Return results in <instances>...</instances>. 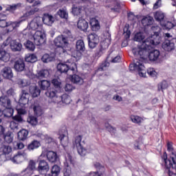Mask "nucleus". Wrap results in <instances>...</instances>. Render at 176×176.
I'll return each mask as SVG.
<instances>
[{"label": "nucleus", "instance_id": "15", "mask_svg": "<svg viewBox=\"0 0 176 176\" xmlns=\"http://www.w3.org/2000/svg\"><path fill=\"white\" fill-rule=\"evenodd\" d=\"M14 68L16 72H23L25 69V63L22 59H19L15 61Z\"/></svg>", "mask_w": 176, "mask_h": 176}, {"label": "nucleus", "instance_id": "48", "mask_svg": "<svg viewBox=\"0 0 176 176\" xmlns=\"http://www.w3.org/2000/svg\"><path fill=\"white\" fill-rule=\"evenodd\" d=\"M144 38L145 36H144V33L142 32L136 33L134 36V41L136 42H141L142 41H144Z\"/></svg>", "mask_w": 176, "mask_h": 176}, {"label": "nucleus", "instance_id": "49", "mask_svg": "<svg viewBox=\"0 0 176 176\" xmlns=\"http://www.w3.org/2000/svg\"><path fill=\"white\" fill-rule=\"evenodd\" d=\"M66 168L63 170V176H71L72 171L71 170V167L68 163L65 164Z\"/></svg>", "mask_w": 176, "mask_h": 176}, {"label": "nucleus", "instance_id": "43", "mask_svg": "<svg viewBox=\"0 0 176 176\" xmlns=\"http://www.w3.org/2000/svg\"><path fill=\"white\" fill-rule=\"evenodd\" d=\"M25 60L27 63H36V61H38V58L36 57V55L32 54L26 56Z\"/></svg>", "mask_w": 176, "mask_h": 176}, {"label": "nucleus", "instance_id": "25", "mask_svg": "<svg viewBox=\"0 0 176 176\" xmlns=\"http://www.w3.org/2000/svg\"><path fill=\"white\" fill-rule=\"evenodd\" d=\"M164 17H166V14L162 11L158 10L154 13V19L156 21H159L162 24V21H164Z\"/></svg>", "mask_w": 176, "mask_h": 176}, {"label": "nucleus", "instance_id": "10", "mask_svg": "<svg viewBox=\"0 0 176 176\" xmlns=\"http://www.w3.org/2000/svg\"><path fill=\"white\" fill-rule=\"evenodd\" d=\"M149 50H148L147 54V58H148V60L152 63L157 61V60H159V57H160V51L154 50L149 52Z\"/></svg>", "mask_w": 176, "mask_h": 176}, {"label": "nucleus", "instance_id": "1", "mask_svg": "<svg viewBox=\"0 0 176 176\" xmlns=\"http://www.w3.org/2000/svg\"><path fill=\"white\" fill-rule=\"evenodd\" d=\"M155 34L153 36L143 41L142 45H139L138 47L132 49V53L137 58L134 60L133 64L129 65V70L138 71L140 76L142 78L146 76V70L145 66L142 64V61L148 58V50L152 49V45L157 46L162 41L160 36H159V32H155Z\"/></svg>", "mask_w": 176, "mask_h": 176}, {"label": "nucleus", "instance_id": "42", "mask_svg": "<svg viewBox=\"0 0 176 176\" xmlns=\"http://www.w3.org/2000/svg\"><path fill=\"white\" fill-rule=\"evenodd\" d=\"M23 45L25 47H26L28 50H30V52H34V50H35V44H34V43L30 40L25 42Z\"/></svg>", "mask_w": 176, "mask_h": 176}, {"label": "nucleus", "instance_id": "38", "mask_svg": "<svg viewBox=\"0 0 176 176\" xmlns=\"http://www.w3.org/2000/svg\"><path fill=\"white\" fill-rule=\"evenodd\" d=\"M108 58H111V60H110L111 63H120V56H115V52H111L109 56H107V59Z\"/></svg>", "mask_w": 176, "mask_h": 176}, {"label": "nucleus", "instance_id": "44", "mask_svg": "<svg viewBox=\"0 0 176 176\" xmlns=\"http://www.w3.org/2000/svg\"><path fill=\"white\" fill-rule=\"evenodd\" d=\"M16 83L20 87H27V86H30V82L25 79L19 78L16 80Z\"/></svg>", "mask_w": 176, "mask_h": 176}, {"label": "nucleus", "instance_id": "59", "mask_svg": "<svg viewBox=\"0 0 176 176\" xmlns=\"http://www.w3.org/2000/svg\"><path fill=\"white\" fill-rule=\"evenodd\" d=\"M104 36L105 41H103V42H109V41H111V33L109 32V28H107L106 31L104 32Z\"/></svg>", "mask_w": 176, "mask_h": 176}, {"label": "nucleus", "instance_id": "29", "mask_svg": "<svg viewBox=\"0 0 176 176\" xmlns=\"http://www.w3.org/2000/svg\"><path fill=\"white\" fill-rule=\"evenodd\" d=\"M38 86L41 90H47L50 87V81L47 80H39Z\"/></svg>", "mask_w": 176, "mask_h": 176}, {"label": "nucleus", "instance_id": "23", "mask_svg": "<svg viewBox=\"0 0 176 176\" xmlns=\"http://www.w3.org/2000/svg\"><path fill=\"white\" fill-rule=\"evenodd\" d=\"M50 75V72L47 69H43L37 72L36 78L37 79H43V78H49Z\"/></svg>", "mask_w": 176, "mask_h": 176}, {"label": "nucleus", "instance_id": "39", "mask_svg": "<svg viewBox=\"0 0 176 176\" xmlns=\"http://www.w3.org/2000/svg\"><path fill=\"white\" fill-rule=\"evenodd\" d=\"M57 14H58L60 19L68 20V12H67V10H64V8L59 9L57 12Z\"/></svg>", "mask_w": 176, "mask_h": 176}, {"label": "nucleus", "instance_id": "12", "mask_svg": "<svg viewBox=\"0 0 176 176\" xmlns=\"http://www.w3.org/2000/svg\"><path fill=\"white\" fill-rule=\"evenodd\" d=\"M42 20L41 19L40 16H36L33 19L32 21H30L29 24V27L31 30H33V31H35L41 27V23Z\"/></svg>", "mask_w": 176, "mask_h": 176}, {"label": "nucleus", "instance_id": "45", "mask_svg": "<svg viewBox=\"0 0 176 176\" xmlns=\"http://www.w3.org/2000/svg\"><path fill=\"white\" fill-rule=\"evenodd\" d=\"M4 141L7 142V144H12L13 142V134L12 132H8L6 135H3Z\"/></svg>", "mask_w": 176, "mask_h": 176}, {"label": "nucleus", "instance_id": "4", "mask_svg": "<svg viewBox=\"0 0 176 176\" xmlns=\"http://www.w3.org/2000/svg\"><path fill=\"white\" fill-rule=\"evenodd\" d=\"M57 69L60 74H67L71 72V71L74 74L76 71V63H73L71 66L65 63H59L57 65Z\"/></svg>", "mask_w": 176, "mask_h": 176}, {"label": "nucleus", "instance_id": "58", "mask_svg": "<svg viewBox=\"0 0 176 176\" xmlns=\"http://www.w3.org/2000/svg\"><path fill=\"white\" fill-rule=\"evenodd\" d=\"M52 83L55 89H61V82L58 81V79H53Z\"/></svg>", "mask_w": 176, "mask_h": 176}, {"label": "nucleus", "instance_id": "6", "mask_svg": "<svg viewBox=\"0 0 176 176\" xmlns=\"http://www.w3.org/2000/svg\"><path fill=\"white\" fill-rule=\"evenodd\" d=\"M88 46L90 49L97 47V45L100 43V38L96 33H91L87 36Z\"/></svg>", "mask_w": 176, "mask_h": 176}, {"label": "nucleus", "instance_id": "26", "mask_svg": "<svg viewBox=\"0 0 176 176\" xmlns=\"http://www.w3.org/2000/svg\"><path fill=\"white\" fill-rule=\"evenodd\" d=\"M28 138V131L27 129H21L18 132V140L19 141H25Z\"/></svg>", "mask_w": 176, "mask_h": 176}, {"label": "nucleus", "instance_id": "36", "mask_svg": "<svg viewBox=\"0 0 176 176\" xmlns=\"http://www.w3.org/2000/svg\"><path fill=\"white\" fill-rule=\"evenodd\" d=\"M14 110H13L12 107L10 108H6L3 112V118H12L13 116V112Z\"/></svg>", "mask_w": 176, "mask_h": 176}, {"label": "nucleus", "instance_id": "8", "mask_svg": "<svg viewBox=\"0 0 176 176\" xmlns=\"http://www.w3.org/2000/svg\"><path fill=\"white\" fill-rule=\"evenodd\" d=\"M109 47V43L107 41H102L100 42V47L99 50L96 51L95 53V57L97 58H100L105 52H107V49Z\"/></svg>", "mask_w": 176, "mask_h": 176}, {"label": "nucleus", "instance_id": "54", "mask_svg": "<svg viewBox=\"0 0 176 176\" xmlns=\"http://www.w3.org/2000/svg\"><path fill=\"white\" fill-rule=\"evenodd\" d=\"M21 3H16V4H12L11 6H10L9 7H8L6 8V10L7 11H9V12H14V10H16V9L19 8H21Z\"/></svg>", "mask_w": 176, "mask_h": 176}, {"label": "nucleus", "instance_id": "33", "mask_svg": "<svg viewBox=\"0 0 176 176\" xmlns=\"http://www.w3.org/2000/svg\"><path fill=\"white\" fill-rule=\"evenodd\" d=\"M24 161V153H18L17 155L14 156L12 158L13 163H16L17 164L22 163Z\"/></svg>", "mask_w": 176, "mask_h": 176}, {"label": "nucleus", "instance_id": "13", "mask_svg": "<svg viewBox=\"0 0 176 176\" xmlns=\"http://www.w3.org/2000/svg\"><path fill=\"white\" fill-rule=\"evenodd\" d=\"M0 105L3 108H12V100L7 96H1Z\"/></svg>", "mask_w": 176, "mask_h": 176}, {"label": "nucleus", "instance_id": "37", "mask_svg": "<svg viewBox=\"0 0 176 176\" xmlns=\"http://www.w3.org/2000/svg\"><path fill=\"white\" fill-rule=\"evenodd\" d=\"M153 23V17L146 16L142 19V23L144 27L152 25Z\"/></svg>", "mask_w": 176, "mask_h": 176}, {"label": "nucleus", "instance_id": "17", "mask_svg": "<svg viewBox=\"0 0 176 176\" xmlns=\"http://www.w3.org/2000/svg\"><path fill=\"white\" fill-rule=\"evenodd\" d=\"M42 21L46 25H52L54 23V17L49 14H44Z\"/></svg>", "mask_w": 176, "mask_h": 176}, {"label": "nucleus", "instance_id": "11", "mask_svg": "<svg viewBox=\"0 0 176 176\" xmlns=\"http://www.w3.org/2000/svg\"><path fill=\"white\" fill-rule=\"evenodd\" d=\"M162 47L165 52H173L175 49V44L170 40H165L162 43Z\"/></svg>", "mask_w": 176, "mask_h": 176}, {"label": "nucleus", "instance_id": "21", "mask_svg": "<svg viewBox=\"0 0 176 176\" xmlns=\"http://www.w3.org/2000/svg\"><path fill=\"white\" fill-rule=\"evenodd\" d=\"M47 158L50 163H56L58 160V157L57 156V153L54 151H48L47 153Z\"/></svg>", "mask_w": 176, "mask_h": 176}, {"label": "nucleus", "instance_id": "30", "mask_svg": "<svg viewBox=\"0 0 176 176\" xmlns=\"http://www.w3.org/2000/svg\"><path fill=\"white\" fill-rule=\"evenodd\" d=\"M41 146V142L38 140H32L28 145V151H34V149H38Z\"/></svg>", "mask_w": 176, "mask_h": 176}, {"label": "nucleus", "instance_id": "51", "mask_svg": "<svg viewBox=\"0 0 176 176\" xmlns=\"http://www.w3.org/2000/svg\"><path fill=\"white\" fill-rule=\"evenodd\" d=\"M167 87H168V84L167 83V81H166V80H163L160 84H158L159 91H160V90H162V91H163L164 90H166V89H167Z\"/></svg>", "mask_w": 176, "mask_h": 176}, {"label": "nucleus", "instance_id": "55", "mask_svg": "<svg viewBox=\"0 0 176 176\" xmlns=\"http://www.w3.org/2000/svg\"><path fill=\"white\" fill-rule=\"evenodd\" d=\"M78 153L80 156H86L87 155V150L85 148H83V146H81L78 148H77Z\"/></svg>", "mask_w": 176, "mask_h": 176}, {"label": "nucleus", "instance_id": "53", "mask_svg": "<svg viewBox=\"0 0 176 176\" xmlns=\"http://www.w3.org/2000/svg\"><path fill=\"white\" fill-rule=\"evenodd\" d=\"M35 166H36L35 161H34V160H30V161L29 162V165H28V168H25V170H23L22 171V173H25V172H27L28 170H35V168H36Z\"/></svg>", "mask_w": 176, "mask_h": 176}, {"label": "nucleus", "instance_id": "14", "mask_svg": "<svg viewBox=\"0 0 176 176\" xmlns=\"http://www.w3.org/2000/svg\"><path fill=\"white\" fill-rule=\"evenodd\" d=\"M28 101H30V94L25 90H22L21 96L19 99V104L23 106L27 105Z\"/></svg>", "mask_w": 176, "mask_h": 176}, {"label": "nucleus", "instance_id": "60", "mask_svg": "<svg viewBox=\"0 0 176 176\" xmlns=\"http://www.w3.org/2000/svg\"><path fill=\"white\" fill-rule=\"evenodd\" d=\"M38 12H39V8H32L30 11L26 12V16H34V14H35V13H38Z\"/></svg>", "mask_w": 176, "mask_h": 176}, {"label": "nucleus", "instance_id": "3", "mask_svg": "<svg viewBox=\"0 0 176 176\" xmlns=\"http://www.w3.org/2000/svg\"><path fill=\"white\" fill-rule=\"evenodd\" d=\"M10 45L11 50L12 52H21V49H23V45L21 44L20 42L12 39V37H8L2 45V47H6Z\"/></svg>", "mask_w": 176, "mask_h": 176}, {"label": "nucleus", "instance_id": "35", "mask_svg": "<svg viewBox=\"0 0 176 176\" xmlns=\"http://www.w3.org/2000/svg\"><path fill=\"white\" fill-rule=\"evenodd\" d=\"M90 25L92 31H98V30L100 28V22H98V21L96 19L91 21Z\"/></svg>", "mask_w": 176, "mask_h": 176}, {"label": "nucleus", "instance_id": "24", "mask_svg": "<svg viewBox=\"0 0 176 176\" xmlns=\"http://www.w3.org/2000/svg\"><path fill=\"white\" fill-rule=\"evenodd\" d=\"M71 80L72 82L74 83V85H83V83L85 82V81L83 80V78H82V77H80V76L79 75H72L71 76Z\"/></svg>", "mask_w": 176, "mask_h": 176}, {"label": "nucleus", "instance_id": "41", "mask_svg": "<svg viewBox=\"0 0 176 176\" xmlns=\"http://www.w3.org/2000/svg\"><path fill=\"white\" fill-rule=\"evenodd\" d=\"M82 136L80 135H78L77 137H76L75 140H74V142H73V145H74V148L76 147V148H77V149H78V148H80L81 146H83V145H82V144L80 143L81 141H82Z\"/></svg>", "mask_w": 176, "mask_h": 176}, {"label": "nucleus", "instance_id": "50", "mask_svg": "<svg viewBox=\"0 0 176 176\" xmlns=\"http://www.w3.org/2000/svg\"><path fill=\"white\" fill-rule=\"evenodd\" d=\"M72 57L75 58L76 61H78L82 57V52L78 51L77 50H74L72 52Z\"/></svg>", "mask_w": 176, "mask_h": 176}, {"label": "nucleus", "instance_id": "52", "mask_svg": "<svg viewBox=\"0 0 176 176\" xmlns=\"http://www.w3.org/2000/svg\"><path fill=\"white\" fill-rule=\"evenodd\" d=\"M82 12V7L80 6H73L72 12L74 16H78V14H80V12Z\"/></svg>", "mask_w": 176, "mask_h": 176}, {"label": "nucleus", "instance_id": "9", "mask_svg": "<svg viewBox=\"0 0 176 176\" xmlns=\"http://www.w3.org/2000/svg\"><path fill=\"white\" fill-rule=\"evenodd\" d=\"M49 164L47 163V162H46V160H41L39 161L38 166V170L39 173H41V174H46V173L49 171Z\"/></svg>", "mask_w": 176, "mask_h": 176}, {"label": "nucleus", "instance_id": "7", "mask_svg": "<svg viewBox=\"0 0 176 176\" xmlns=\"http://www.w3.org/2000/svg\"><path fill=\"white\" fill-rule=\"evenodd\" d=\"M54 45L56 47H61L62 46H69L68 39L63 35L58 36L54 39Z\"/></svg>", "mask_w": 176, "mask_h": 176}, {"label": "nucleus", "instance_id": "31", "mask_svg": "<svg viewBox=\"0 0 176 176\" xmlns=\"http://www.w3.org/2000/svg\"><path fill=\"white\" fill-rule=\"evenodd\" d=\"M23 23V21H16L14 22L10 21L8 22V31H13L14 28H17L18 27H20V25Z\"/></svg>", "mask_w": 176, "mask_h": 176}, {"label": "nucleus", "instance_id": "61", "mask_svg": "<svg viewBox=\"0 0 176 176\" xmlns=\"http://www.w3.org/2000/svg\"><path fill=\"white\" fill-rule=\"evenodd\" d=\"M131 34V32H130V30H129V26L126 25L124 28V35L126 39H129V38H130Z\"/></svg>", "mask_w": 176, "mask_h": 176}, {"label": "nucleus", "instance_id": "47", "mask_svg": "<svg viewBox=\"0 0 176 176\" xmlns=\"http://www.w3.org/2000/svg\"><path fill=\"white\" fill-rule=\"evenodd\" d=\"M28 122L32 124V126H36L38 124V118L34 116H30L28 118Z\"/></svg>", "mask_w": 176, "mask_h": 176}, {"label": "nucleus", "instance_id": "20", "mask_svg": "<svg viewBox=\"0 0 176 176\" xmlns=\"http://www.w3.org/2000/svg\"><path fill=\"white\" fill-rule=\"evenodd\" d=\"M32 107L34 115L36 116H42V115L43 114V111L42 110V107L37 101L34 102Z\"/></svg>", "mask_w": 176, "mask_h": 176}, {"label": "nucleus", "instance_id": "46", "mask_svg": "<svg viewBox=\"0 0 176 176\" xmlns=\"http://www.w3.org/2000/svg\"><path fill=\"white\" fill-rule=\"evenodd\" d=\"M41 61H43V63H52V61H54V57L50 56V55L47 54H45L41 58Z\"/></svg>", "mask_w": 176, "mask_h": 176}, {"label": "nucleus", "instance_id": "56", "mask_svg": "<svg viewBox=\"0 0 176 176\" xmlns=\"http://www.w3.org/2000/svg\"><path fill=\"white\" fill-rule=\"evenodd\" d=\"M108 67H109V62L104 61L99 66L98 71H105Z\"/></svg>", "mask_w": 176, "mask_h": 176}, {"label": "nucleus", "instance_id": "34", "mask_svg": "<svg viewBox=\"0 0 176 176\" xmlns=\"http://www.w3.org/2000/svg\"><path fill=\"white\" fill-rule=\"evenodd\" d=\"M12 152V147L9 145L1 144L0 147V153L3 155H9Z\"/></svg>", "mask_w": 176, "mask_h": 176}, {"label": "nucleus", "instance_id": "27", "mask_svg": "<svg viewBox=\"0 0 176 176\" xmlns=\"http://www.w3.org/2000/svg\"><path fill=\"white\" fill-rule=\"evenodd\" d=\"M61 172V167L58 165H54L52 167L51 174H48L45 176H58Z\"/></svg>", "mask_w": 176, "mask_h": 176}, {"label": "nucleus", "instance_id": "57", "mask_svg": "<svg viewBox=\"0 0 176 176\" xmlns=\"http://www.w3.org/2000/svg\"><path fill=\"white\" fill-rule=\"evenodd\" d=\"M131 120L133 123L140 124L142 122V118L138 116H131Z\"/></svg>", "mask_w": 176, "mask_h": 176}, {"label": "nucleus", "instance_id": "5", "mask_svg": "<svg viewBox=\"0 0 176 176\" xmlns=\"http://www.w3.org/2000/svg\"><path fill=\"white\" fill-rule=\"evenodd\" d=\"M46 35L44 34L41 31H36L33 35V39L36 46H41L46 42Z\"/></svg>", "mask_w": 176, "mask_h": 176}, {"label": "nucleus", "instance_id": "63", "mask_svg": "<svg viewBox=\"0 0 176 176\" xmlns=\"http://www.w3.org/2000/svg\"><path fill=\"white\" fill-rule=\"evenodd\" d=\"M11 130H17L19 129V124L15 121H11L10 123Z\"/></svg>", "mask_w": 176, "mask_h": 176}, {"label": "nucleus", "instance_id": "28", "mask_svg": "<svg viewBox=\"0 0 176 176\" xmlns=\"http://www.w3.org/2000/svg\"><path fill=\"white\" fill-rule=\"evenodd\" d=\"M76 50L83 53L86 50V47L85 46V42L83 40H78L76 43Z\"/></svg>", "mask_w": 176, "mask_h": 176}, {"label": "nucleus", "instance_id": "18", "mask_svg": "<svg viewBox=\"0 0 176 176\" xmlns=\"http://www.w3.org/2000/svg\"><path fill=\"white\" fill-rule=\"evenodd\" d=\"M0 48V60L4 61V63H8L10 60V54L3 50V47Z\"/></svg>", "mask_w": 176, "mask_h": 176}, {"label": "nucleus", "instance_id": "22", "mask_svg": "<svg viewBox=\"0 0 176 176\" xmlns=\"http://www.w3.org/2000/svg\"><path fill=\"white\" fill-rule=\"evenodd\" d=\"M29 91L32 94V97L36 98L41 96V89L39 87L35 85H32L29 87Z\"/></svg>", "mask_w": 176, "mask_h": 176}, {"label": "nucleus", "instance_id": "40", "mask_svg": "<svg viewBox=\"0 0 176 176\" xmlns=\"http://www.w3.org/2000/svg\"><path fill=\"white\" fill-rule=\"evenodd\" d=\"M69 50H71L69 45L57 47L56 48V52L59 53V54H63V53H67V52H69Z\"/></svg>", "mask_w": 176, "mask_h": 176}, {"label": "nucleus", "instance_id": "19", "mask_svg": "<svg viewBox=\"0 0 176 176\" xmlns=\"http://www.w3.org/2000/svg\"><path fill=\"white\" fill-rule=\"evenodd\" d=\"M77 27L78 30H81V31H87L89 28V23L85 19H79L77 23Z\"/></svg>", "mask_w": 176, "mask_h": 176}, {"label": "nucleus", "instance_id": "32", "mask_svg": "<svg viewBox=\"0 0 176 176\" xmlns=\"http://www.w3.org/2000/svg\"><path fill=\"white\" fill-rule=\"evenodd\" d=\"M161 25L164 30H171V28H175L176 25L171 21H164L161 22Z\"/></svg>", "mask_w": 176, "mask_h": 176}, {"label": "nucleus", "instance_id": "2", "mask_svg": "<svg viewBox=\"0 0 176 176\" xmlns=\"http://www.w3.org/2000/svg\"><path fill=\"white\" fill-rule=\"evenodd\" d=\"M46 97H48L52 102L54 104H71V96L65 94L60 95L58 91L54 89H51L45 92Z\"/></svg>", "mask_w": 176, "mask_h": 176}, {"label": "nucleus", "instance_id": "62", "mask_svg": "<svg viewBox=\"0 0 176 176\" xmlns=\"http://www.w3.org/2000/svg\"><path fill=\"white\" fill-rule=\"evenodd\" d=\"M12 119H13V122H15L18 124L21 123L23 122V118L21 117V116H20V114L13 116Z\"/></svg>", "mask_w": 176, "mask_h": 176}, {"label": "nucleus", "instance_id": "64", "mask_svg": "<svg viewBox=\"0 0 176 176\" xmlns=\"http://www.w3.org/2000/svg\"><path fill=\"white\" fill-rule=\"evenodd\" d=\"M101 175H102V174L98 172H90L87 173L85 176H101Z\"/></svg>", "mask_w": 176, "mask_h": 176}, {"label": "nucleus", "instance_id": "16", "mask_svg": "<svg viewBox=\"0 0 176 176\" xmlns=\"http://www.w3.org/2000/svg\"><path fill=\"white\" fill-rule=\"evenodd\" d=\"M1 75L5 79H12L13 78V72L10 67H5L1 69Z\"/></svg>", "mask_w": 176, "mask_h": 176}]
</instances>
